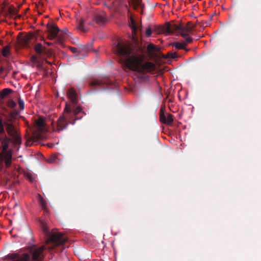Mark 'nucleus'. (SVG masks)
<instances>
[{"instance_id":"obj_1","label":"nucleus","mask_w":261,"mask_h":261,"mask_svg":"<svg viewBox=\"0 0 261 261\" xmlns=\"http://www.w3.org/2000/svg\"><path fill=\"white\" fill-rule=\"evenodd\" d=\"M116 54L120 57L126 68L135 71L140 75L155 70V65L150 62H144L145 48L138 44L119 41L115 46Z\"/></svg>"},{"instance_id":"obj_2","label":"nucleus","mask_w":261,"mask_h":261,"mask_svg":"<svg viewBox=\"0 0 261 261\" xmlns=\"http://www.w3.org/2000/svg\"><path fill=\"white\" fill-rule=\"evenodd\" d=\"M39 222L46 238L45 246L31 245L27 247V250L30 255L31 261H42L45 256L43 252L45 249L50 252H62L68 242L67 238L62 233L56 230L50 231L46 221L40 220Z\"/></svg>"},{"instance_id":"obj_3","label":"nucleus","mask_w":261,"mask_h":261,"mask_svg":"<svg viewBox=\"0 0 261 261\" xmlns=\"http://www.w3.org/2000/svg\"><path fill=\"white\" fill-rule=\"evenodd\" d=\"M34 50L37 55H33L31 58V61L33 64L39 68H42L43 60H45L47 63L50 64V62L46 60L47 57H50L51 55L48 49L43 46L41 43H38L35 45Z\"/></svg>"},{"instance_id":"obj_4","label":"nucleus","mask_w":261,"mask_h":261,"mask_svg":"<svg viewBox=\"0 0 261 261\" xmlns=\"http://www.w3.org/2000/svg\"><path fill=\"white\" fill-rule=\"evenodd\" d=\"M46 28L48 33V38L50 40L57 39L56 42L61 44L63 41V37L60 33V29L53 22H48L46 24Z\"/></svg>"},{"instance_id":"obj_5","label":"nucleus","mask_w":261,"mask_h":261,"mask_svg":"<svg viewBox=\"0 0 261 261\" xmlns=\"http://www.w3.org/2000/svg\"><path fill=\"white\" fill-rule=\"evenodd\" d=\"M180 27L181 23H166L163 28L160 29L161 31L158 32H164L168 34H172L176 32L180 34Z\"/></svg>"},{"instance_id":"obj_6","label":"nucleus","mask_w":261,"mask_h":261,"mask_svg":"<svg viewBox=\"0 0 261 261\" xmlns=\"http://www.w3.org/2000/svg\"><path fill=\"white\" fill-rule=\"evenodd\" d=\"M53 128L54 131L60 132L67 128L69 125V122L67 121L63 116H60L58 118L56 126L52 122Z\"/></svg>"},{"instance_id":"obj_7","label":"nucleus","mask_w":261,"mask_h":261,"mask_svg":"<svg viewBox=\"0 0 261 261\" xmlns=\"http://www.w3.org/2000/svg\"><path fill=\"white\" fill-rule=\"evenodd\" d=\"M8 258L12 261H31L30 255L28 253L9 254Z\"/></svg>"},{"instance_id":"obj_8","label":"nucleus","mask_w":261,"mask_h":261,"mask_svg":"<svg viewBox=\"0 0 261 261\" xmlns=\"http://www.w3.org/2000/svg\"><path fill=\"white\" fill-rule=\"evenodd\" d=\"M61 116H63L64 119L68 121L70 124H74L76 120V119L74 118V115L72 114V109L70 106H68L67 104L64 109V114Z\"/></svg>"},{"instance_id":"obj_9","label":"nucleus","mask_w":261,"mask_h":261,"mask_svg":"<svg viewBox=\"0 0 261 261\" xmlns=\"http://www.w3.org/2000/svg\"><path fill=\"white\" fill-rule=\"evenodd\" d=\"M160 119L162 123L167 125L171 124L173 121V115L171 114H168L166 117L164 109L163 108L160 109Z\"/></svg>"},{"instance_id":"obj_10","label":"nucleus","mask_w":261,"mask_h":261,"mask_svg":"<svg viewBox=\"0 0 261 261\" xmlns=\"http://www.w3.org/2000/svg\"><path fill=\"white\" fill-rule=\"evenodd\" d=\"M196 24L189 21L186 25H184L181 24L180 28V34L183 33H188V34H192L193 31H194Z\"/></svg>"},{"instance_id":"obj_11","label":"nucleus","mask_w":261,"mask_h":261,"mask_svg":"<svg viewBox=\"0 0 261 261\" xmlns=\"http://www.w3.org/2000/svg\"><path fill=\"white\" fill-rule=\"evenodd\" d=\"M42 138L43 136L41 133L39 132H34L27 139L25 143L27 146L31 145L33 143L38 141Z\"/></svg>"},{"instance_id":"obj_12","label":"nucleus","mask_w":261,"mask_h":261,"mask_svg":"<svg viewBox=\"0 0 261 261\" xmlns=\"http://www.w3.org/2000/svg\"><path fill=\"white\" fill-rule=\"evenodd\" d=\"M93 20L99 25H104L107 22V17L105 13L98 14L94 16Z\"/></svg>"},{"instance_id":"obj_13","label":"nucleus","mask_w":261,"mask_h":261,"mask_svg":"<svg viewBox=\"0 0 261 261\" xmlns=\"http://www.w3.org/2000/svg\"><path fill=\"white\" fill-rule=\"evenodd\" d=\"M12 92L13 90L9 88H5L0 91V103L2 102L4 98Z\"/></svg>"},{"instance_id":"obj_14","label":"nucleus","mask_w":261,"mask_h":261,"mask_svg":"<svg viewBox=\"0 0 261 261\" xmlns=\"http://www.w3.org/2000/svg\"><path fill=\"white\" fill-rule=\"evenodd\" d=\"M67 94L69 98L72 103H75L76 102V93L74 90L73 89H69L67 92Z\"/></svg>"},{"instance_id":"obj_15","label":"nucleus","mask_w":261,"mask_h":261,"mask_svg":"<svg viewBox=\"0 0 261 261\" xmlns=\"http://www.w3.org/2000/svg\"><path fill=\"white\" fill-rule=\"evenodd\" d=\"M172 45L176 49H184L186 51H188L189 50V49L186 48V43H184L183 42H174L172 43Z\"/></svg>"},{"instance_id":"obj_16","label":"nucleus","mask_w":261,"mask_h":261,"mask_svg":"<svg viewBox=\"0 0 261 261\" xmlns=\"http://www.w3.org/2000/svg\"><path fill=\"white\" fill-rule=\"evenodd\" d=\"M92 48V44H88L86 45H80L79 46V52L81 54L87 53Z\"/></svg>"},{"instance_id":"obj_17","label":"nucleus","mask_w":261,"mask_h":261,"mask_svg":"<svg viewBox=\"0 0 261 261\" xmlns=\"http://www.w3.org/2000/svg\"><path fill=\"white\" fill-rule=\"evenodd\" d=\"M16 106V102L15 101H14L12 100H8L7 101V102L6 103V106H4L2 108H7L9 110L12 111V110H15L14 108Z\"/></svg>"},{"instance_id":"obj_18","label":"nucleus","mask_w":261,"mask_h":261,"mask_svg":"<svg viewBox=\"0 0 261 261\" xmlns=\"http://www.w3.org/2000/svg\"><path fill=\"white\" fill-rule=\"evenodd\" d=\"M181 37H182L185 39V41L184 42V43H186V46L188 44L191 43L193 41V38L189 36V34L188 33H182L180 35Z\"/></svg>"},{"instance_id":"obj_19","label":"nucleus","mask_w":261,"mask_h":261,"mask_svg":"<svg viewBox=\"0 0 261 261\" xmlns=\"http://www.w3.org/2000/svg\"><path fill=\"white\" fill-rule=\"evenodd\" d=\"M131 27L132 29V32L134 34H137V31L138 30H141V27L137 26L133 19L131 20Z\"/></svg>"},{"instance_id":"obj_20","label":"nucleus","mask_w":261,"mask_h":261,"mask_svg":"<svg viewBox=\"0 0 261 261\" xmlns=\"http://www.w3.org/2000/svg\"><path fill=\"white\" fill-rule=\"evenodd\" d=\"M104 84V82L100 80L94 79L90 83V86L91 87L98 86Z\"/></svg>"},{"instance_id":"obj_21","label":"nucleus","mask_w":261,"mask_h":261,"mask_svg":"<svg viewBox=\"0 0 261 261\" xmlns=\"http://www.w3.org/2000/svg\"><path fill=\"white\" fill-rule=\"evenodd\" d=\"M39 201L40 205L42 207V209L44 210V211L46 212V202L45 199L39 195Z\"/></svg>"},{"instance_id":"obj_22","label":"nucleus","mask_w":261,"mask_h":261,"mask_svg":"<svg viewBox=\"0 0 261 261\" xmlns=\"http://www.w3.org/2000/svg\"><path fill=\"white\" fill-rule=\"evenodd\" d=\"M77 28L79 30H80L82 32H87V30L85 28V26H84V20H81L78 24H77Z\"/></svg>"},{"instance_id":"obj_23","label":"nucleus","mask_w":261,"mask_h":261,"mask_svg":"<svg viewBox=\"0 0 261 261\" xmlns=\"http://www.w3.org/2000/svg\"><path fill=\"white\" fill-rule=\"evenodd\" d=\"M58 160L56 154H52L47 160V162L49 163H57Z\"/></svg>"},{"instance_id":"obj_24","label":"nucleus","mask_w":261,"mask_h":261,"mask_svg":"<svg viewBox=\"0 0 261 261\" xmlns=\"http://www.w3.org/2000/svg\"><path fill=\"white\" fill-rule=\"evenodd\" d=\"M157 50V48H156V46L154 45L153 44H149L147 46V50L148 51V52H152V51H156Z\"/></svg>"},{"instance_id":"obj_25","label":"nucleus","mask_w":261,"mask_h":261,"mask_svg":"<svg viewBox=\"0 0 261 261\" xmlns=\"http://www.w3.org/2000/svg\"><path fill=\"white\" fill-rule=\"evenodd\" d=\"M10 53L9 48L8 46H6L2 50V55L4 57H7Z\"/></svg>"},{"instance_id":"obj_26","label":"nucleus","mask_w":261,"mask_h":261,"mask_svg":"<svg viewBox=\"0 0 261 261\" xmlns=\"http://www.w3.org/2000/svg\"><path fill=\"white\" fill-rule=\"evenodd\" d=\"M178 57L179 56L176 52H169L167 54V57L171 59H175Z\"/></svg>"},{"instance_id":"obj_27","label":"nucleus","mask_w":261,"mask_h":261,"mask_svg":"<svg viewBox=\"0 0 261 261\" xmlns=\"http://www.w3.org/2000/svg\"><path fill=\"white\" fill-rule=\"evenodd\" d=\"M18 105L20 110H23L24 108V103L22 99L20 98L18 99Z\"/></svg>"},{"instance_id":"obj_28","label":"nucleus","mask_w":261,"mask_h":261,"mask_svg":"<svg viewBox=\"0 0 261 261\" xmlns=\"http://www.w3.org/2000/svg\"><path fill=\"white\" fill-rule=\"evenodd\" d=\"M28 41L29 39L28 37L26 36L23 37L21 39V41L24 44L25 46H27L28 45Z\"/></svg>"},{"instance_id":"obj_29","label":"nucleus","mask_w":261,"mask_h":261,"mask_svg":"<svg viewBox=\"0 0 261 261\" xmlns=\"http://www.w3.org/2000/svg\"><path fill=\"white\" fill-rule=\"evenodd\" d=\"M82 111V109L80 107L76 108L75 110H72V114L74 115L75 116L77 114H79L80 112H81Z\"/></svg>"},{"instance_id":"obj_30","label":"nucleus","mask_w":261,"mask_h":261,"mask_svg":"<svg viewBox=\"0 0 261 261\" xmlns=\"http://www.w3.org/2000/svg\"><path fill=\"white\" fill-rule=\"evenodd\" d=\"M70 50L71 51L72 53L75 54V53H80L79 52V46L77 48L73 47H70Z\"/></svg>"},{"instance_id":"obj_31","label":"nucleus","mask_w":261,"mask_h":261,"mask_svg":"<svg viewBox=\"0 0 261 261\" xmlns=\"http://www.w3.org/2000/svg\"><path fill=\"white\" fill-rule=\"evenodd\" d=\"M141 0H130L131 3H132L136 6H139L141 4Z\"/></svg>"},{"instance_id":"obj_32","label":"nucleus","mask_w":261,"mask_h":261,"mask_svg":"<svg viewBox=\"0 0 261 261\" xmlns=\"http://www.w3.org/2000/svg\"><path fill=\"white\" fill-rule=\"evenodd\" d=\"M152 34V30L150 28L147 29L145 32V35L147 37H149Z\"/></svg>"},{"instance_id":"obj_33","label":"nucleus","mask_w":261,"mask_h":261,"mask_svg":"<svg viewBox=\"0 0 261 261\" xmlns=\"http://www.w3.org/2000/svg\"><path fill=\"white\" fill-rule=\"evenodd\" d=\"M60 33L59 34H61L63 36V40H64V35L65 34H66V33L67 32V29H64V30H60Z\"/></svg>"},{"instance_id":"obj_34","label":"nucleus","mask_w":261,"mask_h":261,"mask_svg":"<svg viewBox=\"0 0 261 261\" xmlns=\"http://www.w3.org/2000/svg\"><path fill=\"white\" fill-rule=\"evenodd\" d=\"M37 124L40 128H42L44 126V122L42 120L38 121L37 122Z\"/></svg>"},{"instance_id":"obj_35","label":"nucleus","mask_w":261,"mask_h":261,"mask_svg":"<svg viewBox=\"0 0 261 261\" xmlns=\"http://www.w3.org/2000/svg\"><path fill=\"white\" fill-rule=\"evenodd\" d=\"M17 10L15 8H10L9 9V13L11 14H15Z\"/></svg>"},{"instance_id":"obj_36","label":"nucleus","mask_w":261,"mask_h":261,"mask_svg":"<svg viewBox=\"0 0 261 261\" xmlns=\"http://www.w3.org/2000/svg\"><path fill=\"white\" fill-rule=\"evenodd\" d=\"M117 1H115V2H113L112 3V6H110V7H108L110 9H111L112 7H114L115 8H116L118 7V4H117Z\"/></svg>"},{"instance_id":"obj_37","label":"nucleus","mask_w":261,"mask_h":261,"mask_svg":"<svg viewBox=\"0 0 261 261\" xmlns=\"http://www.w3.org/2000/svg\"><path fill=\"white\" fill-rule=\"evenodd\" d=\"M45 43L48 46H50L53 44V43L51 42H45Z\"/></svg>"},{"instance_id":"obj_38","label":"nucleus","mask_w":261,"mask_h":261,"mask_svg":"<svg viewBox=\"0 0 261 261\" xmlns=\"http://www.w3.org/2000/svg\"><path fill=\"white\" fill-rule=\"evenodd\" d=\"M89 25H93V22H89Z\"/></svg>"}]
</instances>
